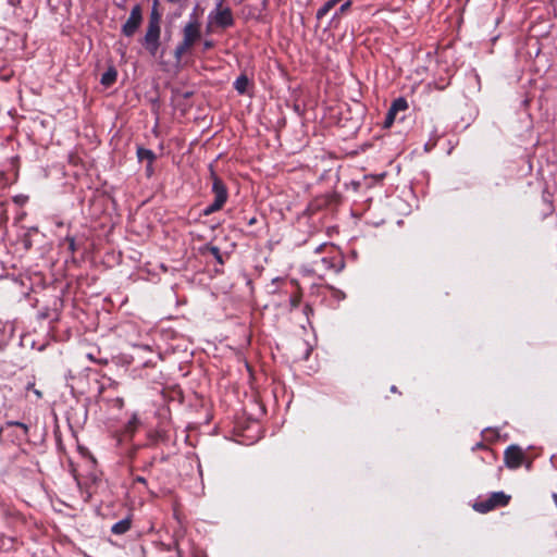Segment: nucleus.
<instances>
[{"mask_svg":"<svg viewBox=\"0 0 557 557\" xmlns=\"http://www.w3.org/2000/svg\"><path fill=\"white\" fill-rule=\"evenodd\" d=\"M29 428L27 424L18 421H8L0 428L1 443H18L27 438Z\"/></svg>","mask_w":557,"mask_h":557,"instance_id":"nucleus-1","label":"nucleus"},{"mask_svg":"<svg viewBox=\"0 0 557 557\" xmlns=\"http://www.w3.org/2000/svg\"><path fill=\"white\" fill-rule=\"evenodd\" d=\"M211 177L214 201L203 210V215L221 210L227 200V189L222 180L213 171H211Z\"/></svg>","mask_w":557,"mask_h":557,"instance_id":"nucleus-2","label":"nucleus"},{"mask_svg":"<svg viewBox=\"0 0 557 557\" xmlns=\"http://www.w3.org/2000/svg\"><path fill=\"white\" fill-rule=\"evenodd\" d=\"M510 500V496L503 492L493 493L487 499L479 500L473 504V509L478 512L485 513L496 507L506 506Z\"/></svg>","mask_w":557,"mask_h":557,"instance_id":"nucleus-3","label":"nucleus"},{"mask_svg":"<svg viewBox=\"0 0 557 557\" xmlns=\"http://www.w3.org/2000/svg\"><path fill=\"white\" fill-rule=\"evenodd\" d=\"M224 0H220L215 11L211 13L212 22L220 28H227L234 25V17L230 8H223Z\"/></svg>","mask_w":557,"mask_h":557,"instance_id":"nucleus-4","label":"nucleus"},{"mask_svg":"<svg viewBox=\"0 0 557 557\" xmlns=\"http://www.w3.org/2000/svg\"><path fill=\"white\" fill-rule=\"evenodd\" d=\"M160 26L147 25L146 34L145 37L143 38L141 44L152 57L157 54V51L160 47Z\"/></svg>","mask_w":557,"mask_h":557,"instance_id":"nucleus-5","label":"nucleus"},{"mask_svg":"<svg viewBox=\"0 0 557 557\" xmlns=\"http://www.w3.org/2000/svg\"><path fill=\"white\" fill-rule=\"evenodd\" d=\"M120 509L122 511L121 519L115 521L111 527V532L114 535H122L126 533L131 529L133 522V513L131 508L124 504H120Z\"/></svg>","mask_w":557,"mask_h":557,"instance_id":"nucleus-6","label":"nucleus"},{"mask_svg":"<svg viewBox=\"0 0 557 557\" xmlns=\"http://www.w3.org/2000/svg\"><path fill=\"white\" fill-rule=\"evenodd\" d=\"M143 21L141 8L137 4L135 5L127 18L126 23L123 25V34L127 37L133 36L138 27L140 26Z\"/></svg>","mask_w":557,"mask_h":557,"instance_id":"nucleus-7","label":"nucleus"},{"mask_svg":"<svg viewBox=\"0 0 557 557\" xmlns=\"http://www.w3.org/2000/svg\"><path fill=\"white\" fill-rule=\"evenodd\" d=\"M504 458L508 468L517 469L524 462L525 456L519 446L511 445L505 450Z\"/></svg>","mask_w":557,"mask_h":557,"instance_id":"nucleus-8","label":"nucleus"},{"mask_svg":"<svg viewBox=\"0 0 557 557\" xmlns=\"http://www.w3.org/2000/svg\"><path fill=\"white\" fill-rule=\"evenodd\" d=\"M185 45H194L200 38V25L198 22H189L183 30Z\"/></svg>","mask_w":557,"mask_h":557,"instance_id":"nucleus-9","label":"nucleus"},{"mask_svg":"<svg viewBox=\"0 0 557 557\" xmlns=\"http://www.w3.org/2000/svg\"><path fill=\"white\" fill-rule=\"evenodd\" d=\"M268 0H263L260 7L244 5L242 14L245 20H259L262 16V12L265 10Z\"/></svg>","mask_w":557,"mask_h":557,"instance_id":"nucleus-10","label":"nucleus"},{"mask_svg":"<svg viewBox=\"0 0 557 557\" xmlns=\"http://www.w3.org/2000/svg\"><path fill=\"white\" fill-rule=\"evenodd\" d=\"M343 0H329L326 1L317 12V18L321 20L323 16H325L331 10L335 8L338 3H341Z\"/></svg>","mask_w":557,"mask_h":557,"instance_id":"nucleus-11","label":"nucleus"},{"mask_svg":"<svg viewBox=\"0 0 557 557\" xmlns=\"http://www.w3.org/2000/svg\"><path fill=\"white\" fill-rule=\"evenodd\" d=\"M160 23H161V14L158 11V0H154L152 10L149 15L148 25L160 26Z\"/></svg>","mask_w":557,"mask_h":557,"instance_id":"nucleus-12","label":"nucleus"},{"mask_svg":"<svg viewBox=\"0 0 557 557\" xmlns=\"http://www.w3.org/2000/svg\"><path fill=\"white\" fill-rule=\"evenodd\" d=\"M137 156H138L139 161L146 160L147 162H150V163H153V161L156 159L154 153L151 150L145 149V148H138Z\"/></svg>","mask_w":557,"mask_h":557,"instance_id":"nucleus-13","label":"nucleus"},{"mask_svg":"<svg viewBox=\"0 0 557 557\" xmlns=\"http://www.w3.org/2000/svg\"><path fill=\"white\" fill-rule=\"evenodd\" d=\"M249 85V79L246 75H240L239 77H237L236 82H235V89L239 92V94H245L247 91V87Z\"/></svg>","mask_w":557,"mask_h":557,"instance_id":"nucleus-14","label":"nucleus"},{"mask_svg":"<svg viewBox=\"0 0 557 557\" xmlns=\"http://www.w3.org/2000/svg\"><path fill=\"white\" fill-rule=\"evenodd\" d=\"M389 108L395 112L405 111L408 108V103L405 98L399 97L392 102Z\"/></svg>","mask_w":557,"mask_h":557,"instance_id":"nucleus-15","label":"nucleus"},{"mask_svg":"<svg viewBox=\"0 0 557 557\" xmlns=\"http://www.w3.org/2000/svg\"><path fill=\"white\" fill-rule=\"evenodd\" d=\"M201 251L205 252V251H209L214 258L215 260L219 262V263H223V259H222V255L220 252V249L219 247L216 246H211V245H206L203 248H201Z\"/></svg>","mask_w":557,"mask_h":557,"instance_id":"nucleus-16","label":"nucleus"},{"mask_svg":"<svg viewBox=\"0 0 557 557\" xmlns=\"http://www.w3.org/2000/svg\"><path fill=\"white\" fill-rule=\"evenodd\" d=\"M62 247H65L67 251L74 253L77 250L75 238L67 235L62 242Z\"/></svg>","mask_w":557,"mask_h":557,"instance_id":"nucleus-17","label":"nucleus"},{"mask_svg":"<svg viewBox=\"0 0 557 557\" xmlns=\"http://www.w3.org/2000/svg\"><path fill=\"white\" fill-rule=\"evenodd\" d=\"M0 541L2 542L3 547L8 545V542L10 543V545L5 547L7 550L13 549L16 543L14 537H8L4 534H0Z\"/></svg>","mask_w":557,"mask_h":557,"instance_id":"nucleus-18","label":"nucleus"},{"mask_svg":"<svg viewBox=\"0 0 557 557\" xmlns=\"http://www.w3.org/2000/svg\"><path fill=\"white\" fill-rule=\"evenodd\" d=\"M396 114H397V112L393 111L391 108L388 109L384 124H383L384 127L388 128L393 125Z\"/></svg>","mask_w":557,"mask_h":557,"instance_id":"nucleus-19","label":"nucleus"},{"mask_svg":"<svg viewBox=\"0 0 557 557\" xmlns=\"http://www.w3.org/2000/svg\"><path fill=\"white\" fill-rule=\"evenodd\" d=\"M116 70L114 67H107V87L116 81Z\"/></svg>","mask_w":557,"mask_h":557,"instance_id":"nucleus-20","label":"nucleus"},{"mask_svg":"<svg viewBox=\"0 0 557 557\" xmlns=\"http://www.w3.org/2000/svg\"><path fill=\"white\" fill-rule=\"evenodd\" d=\"M137 424H138V420H137L136 416H133V418L128 421V423L126 425L125 432L127 434L132 435L135 432Z\"/></svg>","mask_w":557,"mask_h":557,"instance_id":"nucleus-21","label":"nucleus"},{"mask_svg":"<svg viewBox=\"0 0 557 557\" xmlns=\"http://www.w3.org/2000/svg\"><path fill=\"white\" fill-rule=\"evenodd\" d=\"M191 48V45H185V41L183 40L177 47H176V50H175V54L176 57H182L183 54H185L189 49Z\"/></svg>","mask_w":557,"mask_h":557,"instance_id":"nucleus-22","label":"nucleus"},{"mask_svg":"<svg viewBox=\"0 0 557 557\" xmlns=\"http://www.w3.org/2000/svg\"><path fill=\"white\" fill-rule=\"evenodd\" d=\"M87 358L94 362H97V363H102L103 360L100 358V357H97L94 352L89 351L87 352Z\"/></svg>","mask_w":557,"mask_h":557,"instance_id":"nucleus-23","label":"nucleus"},{"mask_svg":"<svg viewBox=\"0 0 557 557\" xmlns=\"http://www.w3.org/2000/svg\"><path fill=\"white\" fill-rule=\"evenodd\" d=\"M120 504H121V503H119V504H117V506H116V507H117V510H114V511H112V512L110 513L111 518H112L113 520H116V521L121 519V512H122V511H121V509H120Z\"/></svg>","mask_w":557,"mask_h":557,"instance_id":"nucleus-24","label":"nucleus"},{"mask_svg":"<svg viewBox=\"0 0 557 557\" xmlns=\"http://www.w3.org/2000/svg\"><path fill=\"white\" fill-rule=\"evenodd\" d=\"M99 483H100V480H97L96 478L92 480L91 484L89 485L90 494L97 493Z\"/></svg>","mask_w":557,"mask_h":557,"instance_id":"nucleus-25","label":"nucleus"},{"mask_svg":"<svg viewBox=\"0 0 557 557\" xmlns=\"http://www.w3.org/2000/svg\"><path fill=\"white\" fill-rule=\"evenodd\" d=\"M351 5V1L350 0H347L345 1L344 3L341 4V8H339V13L343 14L345 13Z\"/></svg>","mask_w":557,"mask_h":557,"instance_id":"nucleus-26","label":"nucleus"},{"mask_svg":"<svg viewBox=\"0 0 557 557\" xmlns=\"http://www.w3.org/2000/svg\"><path fill=\"white\" fill-rule=\"evenodd\" d=\"M320 261L323 264L321 269L331 268V262L327 260V258H322Z\"/></svg>","mask_w":557,"mask_h":557,"instance_id":"nucleus-27","label":"nucleus"},{"mask_svg":"<svg viewBox=\"0 0 557 557\" xmlns=\"http://www.w3.org/2000/svg\"><path fill=\"white\" fill-rule=\"evenodd\" d=\"M114 403V406H116L117 408H122L123 407V399L122 398H115L113 400Z\"/></svg>","mask_w":557,"mask_h":557,"instance_id":"nucleus-28","label":"nucleus"},{"mask_svg":"<svg viewBox=\"0 0 557 557\" xmlns=\"http://www.w3.org/2000/svg\"><path fill=\"white\" fill-rule=\"evenodd\" d=\"M146 170H147V175L150 176L152 174V163L148 162Z\"/></svg>","mask_w":557,"mask_h":557,"instance_id":"nucleus-29","label":"nucleus"},{"mask_svg":"<svg viewBox=\"0 0 557 557\" xmlns=\"http://www.w3.org/2000/svg\"><path fill=\"white\" fill-rule=\"evenodd\" d=\"M99 83L104 86V72L99 74Z\"/></svg>","mask_w":557,"mask_h":557,"instance_id":"nucleus-30","label":"nucleus"},{"mask_svg":"<svg viewBox=\"0 0 557 557\" xmlns=\"http://www.w3.org/2000/svg\"><path fill=\"white\" fill-rule=\"evenodd\" d=\"M212 47V42L211 41H206L205 42V49H210Z\"/></svg>","mask_w":557,"mask_h":557,"instance_id":"nucleus-31","label":"nucleus"},{"mask_svg":"<svg viewBox=\"0 0 557 557\" xmlns=\"http://www.w3.org/2000/svg\"><path fill=\"white\" fill-rule=\"evenodd\" d=\"M136 481H137V482H141V483H146V480H145L144 478H141V476H138V478L136 479Z\"/></svg>","mask_w":557,"mask_h":557,"instance_id":"nucleus-32","label":"nucleus"},{"mask_svg":"<svg viewBox=\"0 0 557 557\" xmlns=\"http://www.w3.org/2000/svg\"><path fill=\"white\" fill-rule=\"evenodd\" d=\"M34 392H35V394H36L39 398L42 396V394H41V392H40V391L35 389Z\"/></svg>","mask_w":557,"mask_h":557,"instance_id":"nucleus-33","label":"nucleus"},{"mask_svg":"<svg viewBox=\"0 0 557 557\" xmlns=\"http://www.w3.org/2000/svg\"><path fill=\"white\" fill-rule=\"evenodd\" d=\"M103 388L104 387L102 385L99 386V394H101L103 392Z\"/></svg>","mask_w":557,"mask_h":557,"instance_id":"nucleus-34","label":"nucleus"},{"mask_svg":"<svg viewBox=\"0 0 557 557\" xmlns=\"http://www.w3.org/2000/svg\"><path fill=\"white\" fill-rule=\"evenodd\" d=\"M391 389H392V392H394V393L397 391V389H396V386H393Z\"/></svg>","mask_w":557,"mask_h":557,"instance_id":"nucleus-35","label":"nucleus"},{"mask_svg":"<svg viewBox=\"0 0 557 557\" xmlns=\"http://www.w3.org/2000/svg\"><path fill=\"white\" fill-rule=\"evenodd\" d=\"M255 221H256V219H255V218H252V219L250 220V222H249V223H250V224H251V223H255Z\"/></svg>","mask_w":557,"mask_h":557,"instance_id":"nucleus-36","label":"nucleus"}]
</instances>
